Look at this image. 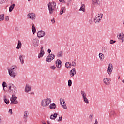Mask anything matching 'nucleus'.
I'll list each match as a JSON object with an SVG mask.
<instances>
[{"mask_svg": "<svg viewBox=\"0 0 124 124\" xmlns=\"http://www.w3.org/2000/svg\"><path fill=\"white\" fill-rule=\"evenodd\" d=\"M104 52H105V53H106V50H105V51H104Z\"/></svg>", "mask_w": 124, "mask_h": 124, "instance_id": "62", "label": "nucleus"}, {"mask_svg": "<svg viewBox=\"0 0 124 124\" xmlns=\"http://www.w3.org/2000/svg\"><path fill=\"white\" fill-rule=\"evenodd\" d=\"M109 118H114L115 117V115H116V112L114 110H111L109 111Z\"/></svg>", "mask_w": 124, "mask_h": 124, "instance_id": "18", "label": "nucleus"}, {"mask_svg": "<svg viewBox=\"0 0 124 124\" xmlns=\"http://www.w3.org/2000/svg\"><path fill=\"white\" fill-rule=\"evenodd\" d=\"M27 16L28 17H29L30 19H31V20H34V19H35V14L34 13H29Z\"/></svg>", "mask_w": 124, "mask_h": 124, "instance_id": "13", "label": "nucleus"}, {"mask_svg": "<svg viewBox=\"0 0 124 124\" xmlns=\"http://www.w3.org/2000/svg\"><path fill=\"white\" fill-rule=\"evenodd\" d=\"M62 1V3H66V2H65V1H64V0H63Z\"/></svg>", "mask_w": 124, "mask_h": 124, "instance_id": "56", "label": "nucleus"}, {"mask_svg": "<svg viewBox=\"0 0 124 124\" xmlns=\"http://www.w3.org/2000/svg\"><path fill=\"white\" fill-rule=\"evenodd\" d=\"M25 57V56L20 55L19 56V60L20 62L21 63V64H24V58Z\"/></svg>", "mask_w": 124, "mask_h": 124, "instance_id": "22", "label": "nucleus"}, {"mask_svg": "<svg viewBox=\"0 0 124 124\" xmlns=\"http://www.w3.org/2000/svg\"><path fill=\"white\" fill-rule=\"evenodd\" d=\"M99 58L100 59V60L102 61L104 60L105 56H104V54L99 53Z\"/></svg>", "mask_w": 124, "mask_h": 124, "instance_id": "21", "label": "nucleus"}, {"mask_svg": "<svg viewBox=\"0 0 124 124\" xmlns=\"http://www.w3.org/2000/svg\"><path fill=\"white\" fill-rule=\"evenodd\" d=\"M72 66H73V67H75V66H76V63L74 61L72 62Z\"/></svg>", "mask_w": 124, "mask_h": 124, "instance_id": "40", "label": "nucleus"}, {"mask_svg": "<svg viewBox=\"0 0 124 124\" xmlns=\"http://www.w3.org/2000/svg\"><path fill=\"white\" fill-rule=\"evenodd\" d=\"M56 108H57V105H56V104L54 103L50 104L49 105V108L51 110H55Z\"/></svg>", "mask_w": 124, "mask_h": 124, "instance_id": "17", "label": "nucleus"}, {"mask_svg": "<svg viewBox=\"0 0 124 124\" xmlns=\"http://www.w3.org/2000/svg\"><path fill=\"white\" fill-rule=\"evenodd\" d=\"M32 31L33 34H34L36 32V29H35V27L34 26V24H32Z\"/></svg>", "mask_w": 124, "mask_h": 124, "instance_id": "24", "label": "nucleus"}, {"mask_svg": "<svg viewBox=\"0 0 124 124\" xmlns=\"http://www.w3.org/2000/svg\"><path fill=\"white\" fill-rule=\"evenodd\" d=\"M17 98L15 94H13L12 97L10 98L11 104H17L18 101H17Z\"/></svg>", "mask_w": 124, "mask_h": 124, "instance_id": "5", "label": "nucleus"}, {"mask_svg": "<svg viewBox=\"0 0 124 124\" xmlns=\"http://www.w3.org/2000/svg\"><path fill=\"white\" fill-rule=\"evenodd\" d=\"M37 35L39 38L43 37V36L45 35V32L42 30H41L40 31L38 32Z\"/></svg>", "mask_w": 124, "mask_h": 124, "instance_id": "11", "label": "nucleus"}, {"mask_svg": "<svg viewBox=\"0 0 124 124\" xmlns=\"http://www.w3.org/2000/svg\"><path fill=\"white\" fill-rule=\"evenodd\" d=\"M69 65V62H66L65 64V67H66V68H68Z\"/></svg>", "mask_w": 124, "mask_h": 124, "instance_id": "44", "label": "nucleus"}, {"mask_svg": "<svg viewBox=\"0 0 124 124\" xmlns=\"http://www.w3.org/2000/svg\"><path fill=\"white\" fill-rule=\"evenodd\" d=\"M119 78V79H120V77L119 78Z\"/></svg>", "mask_w": 124, "mask_h": 124, "instance_id": "63", "label": "nucleus"}, {"mask_svg": "<svg viewBox=\"0 0 124 124\" xmlns=\"http://www.w3.org/2000/svg\"><path fill=\"white\" fill-rule=\"evenodd\" d=\"M63 56V52L62 51L59 52L57 54V57L58 58H61Z\"/></svg>", "mask_w": 124, "mask_h": 124, "instance_id": "23", "label": "nucleus"}, {"mask_svg": "<svg viewBox=\"0 0 124 124\" xmlns=\"http://www.w3.org/2000/svg\"><path fill=\"white\" fill-rule=\"evenodd\" d=\"M50 68L51 69H53V70H54V69H56V67L55 66H50Z\"/></svg>", "mask_w": 124, "mask_h": 124, "instance_id": "45", "label": "nucleus"}, {"mask_svg": "<svg viewBox=\"0 0 124 124\" xmlns=\"http://www.w3.org/2000/svg\"><path fill=\"white\" fill-rule=\"evenodd\" d=\"M89 23L90 24V25H92V24H93V20L92 19L89 20Z\"/></svg>", "mask_w": 124, "mask_h": 124, "instance_id": "51", "label": "nucleus"}, {"mask_svg": "<svg viewBox=\"0 0 124 124\" xmlns=\"http://www.w3.org/2000/svg\"><path fill=\"white\" fill-rule=\"evenodd\" d=\"M75 74H76V70L74 68L70 71V76L71 77H73Z\"/></svg>", "mask_w": 124, "mask_h": 124, "instance_id": "15", "label": "nucleus"}, {"mask_svg": "<svg viewBox=\"0 0 124 124\" xmlns=\"http://www.w3.org/2000/svg\"><path fill=\"white\" fill-rule=\"evenodd\" d=\"M16 70H17V66H12L10 69H8V72L10 76L13 78L16 77L17 73H16Z\"/></svg>", "mask_w": 124, "mask_h": 124, "instance_id": "1", "label": "nucleus"}, {"mask_svg": "<svg viewBox=\"0 0 124 124\" xmlns=\"http://www.w3.org/2000/svg\"><path fill=\"white\" fill-rule=\"evenodd\" d=\"M80 11H83V12H85L86 11V9L85 8V5L82 4L79 9Z\"/></svg>", "mask_w": 124, "mask_h": 124, "instance_id": "28", "label": "nucleus"}, {"mask_svg": "<svg viewBox=\"0 0 124 124\" xmlns=\"http://www.w3.org/2000/svg\"><path fill=\"white\" fill-rule=\"evenodd\" d=\"M90 117H91V118H92V117H93V115H90Z\"/></svg>", "mask_w": 124, "mask_h": 124, "instance_id": "59", "label": "nucleus"}, {"mask_svg": "<svg viewBox=\"0 0 124 124\" xmlns=\"http://www.w3.org/2000/svg\"><path fill=\"white\" fill-rule=\"evenodd\" d=\"M71 3L69 2H67V6H69V5L71 4Z\"/></svg>", "mask_w": 124, "mask_h": 124, "instance_id": "54", "label": "nucleus"}, {"mask_svg": "<svg viewBox=\"0 0 124 124\" xmlns=\"http://www.w3.org/2000/svg\"><path fill=\"white\" fill-rule=\"evenodd\" d=\"M62 116L59 117V119L58 120V122H60V121H62Z\"/></svg>", "mask_w": 124, "mask_h": 124, "instance_id": "48", "label": "nucleus"}, {"mask_svg": "<svg viewBox=\"0 0 124 124\" xmlns=\"http://www.w3.org/2000/svg\"><path fill=\"white\" fill-rule=\"evenodd\" d=\"M9 113L10 114V115H12V109H9Z\"/></svg>", "mask_w": 124, "mask_h": 124, "instance_id": "47", "label": "nucleus"}, {"mask_svg": "<svg viewBox=\"0 0 124 124\" xmlns=\"http://www.w3.org/2000/svg\"><path fill=\"white\" fill-rule=\"evenodd\" d=\"M83 98V100L85 103H89V100H88V98H87V97H84Z\"/></svg>", "mask_w": 124, "mask_h": 124, "instance_id": "36", "label": "nucleus"}, {"mask_svg": "<svg viewBox=\"0 0 124 124\" xmlns=\"http://www.w3.org/2000/svg\"><path fill=\"white\" fill-rule=\"evenodd\" d=\"M72 85V81H71V80L69 79L68 81V87H71Z\"/></svg>", "mask_w": 124, "mask_h": 124, "instance_id": "35", "label": "nucleus"}, {"mask_svg": "<svg viewBox=\"0 0 124 124\" xmlns=\"http://www.w3.org/2000/svg\"><path fill=\"white\" fill-rule=\"evenodd\" d=\"M2 87H3V89L4 91H5V88H7V84H6V82H3L2 83Z\"/></svg>", "mask_w": 124, "mask_h": 124, "instance_id": "32", "label": "nucleus"}, {"mask_svg": "<svg viewBox=\"0 0 124 124\" xmlns=\"http://www.w3.org/2000/svg\"><path fill=\"white\" fill-rule=\"evenodd\" d=\"M103 16V14H98V15H96L94 18V22L95 24H98V23H100V21L101 19H102V16Z\"/></svg>", "mask_w": 124, "mask_h": 124, "instance_id": "4", "label": "nucleus"}, {"mask_svg": "<svg viewBox=\"0 0 124 124\" xmlns=\"http://www.w3.org/2000/svg\"><path fill=\"white\" fill-rule=\"evenodd\" d=\"M116 41H114L113 40H110V44H114V43H115Z\"/></svg>", "mask_w": 124, "mask_h": 124, "instance_id": "42", "label": "nucleus"}, {"mask_svg": "<svg viewBox=\"0 0 124 124\" xmlns=\"http://www.w3.org/2000/svg\"><path fill=\"white\" fill-rule=\"evenodd\" d=\"M54 59H55V54L51 53L47 56L46 61L47 62H51Z\"/></svg>", "mask_w": 124, "mask_h": 124, "instance_id": "6", "label": "nucleus"}, {"mask_svg": "<svg viewBox=\"0 0 124 124\" xmlns=\"http://www.w3.org/2000/svg\"><path fill=\"white\" fill-rule=\"evenodd\" d=\"M98 124V122L97 121V119H96L95 120V122L93 124Z\"/></svg>", "mask_w": 124, "mask_h": 124, "instance_id": "53", "label": "nucleus"}, {"mask_svg": "<svg viewBox=\"0 0 124 124\" xmlns=\"http://www.w3.org/2000/svg\"><path fill=\"white\" fill-rule=\"evenodd\" d=\"M117 37L118 39H120L121 40H122V39L124 38V33H120L118 35H117Z\"/></svg>", "mask_w": 124, "mask_h": 124, "instance_id": "29", "label": "nucleus"}, {"mask_svg": "<svg viewBox=\"0 0 124 124\" xmlns=\"http://www.w3.org/2000/svg\"><path fill=\"white\" fill-rule=\"evenodd\" d=\"M22 47V42L21 41L18 40L17 43V47H16L17 49H20Z\"/></svg>", "mask_w": 124, "mask_h": 124, "instance_id": "27", "label": "nucleus"}, {"mask_svg": "<svg viewBox=\"0 0 124 124\" xmlns=\"http://www.w3.org/2000/svg\"><path fill=\"white\" fill-rule=\"evenodd\" d=\"M107 71L108 74L110 75L112 73V71H113V64L112 63L108 64Z\"/></svg>", "mask_w": 124, "mask_h": 124, "instance_id": "8", "label": "nucleus"}, {"mask_svg": "<svg viewBox=\"0 0 124 124\" xmlns=\"http://www.w3.org/2000/svg\"><path fill=\"white\" fill-rule=\"evenodd\" d=\"M4 20V14H1L0 15V22H1Z\"/></svg>", "mask_w": 124, "mask_h": 124, "instance_id": "31", "label": "nucleus"}, {"mask_svg": "<svg viewBox=\"0 0 124 124\" xmlns=\"http://www.w3.org/2000/svg\"><path fill=\"white\" fill-rule=\"evenodd\" d=\"M29 116V112L28 111H25L24 112V117L23 119L24 120L25 123H27L28 120V117Z\"/></svg>", "mask_w": 124, "mask_h": 124, "instance_id": "14", "label": "nucleus"}, {"mask_svg": "<svg viewBox=\"0 0 124 124\" xmlns=\"http://www.w3.org/2000/svg\"><path fill=\"white\" fill-rule=\"evenodd\" d=\"M31 86L28 84H26L25 86V92L26 93H29V92H31Z\"/></svg>", "mask_w": 124, "mask_h": 124, "instance_id": "16", "label": "nucleus"}, {"mask_svg": "<svg viewBox=\"0 0 124 124\" xmlns=\"http://www.w3.org/2000/svg\"><path fill=\"white\" fill-rule=\"evenodd\" d=\"M47 124H51V123L50 122V121H47Z\"/></svg>", "mask_w": 124, "mask_h": 124, "instance_id": "57", "label": "nucleus"}, {"mask_svg": "<svg viewBox=\"0 0 124 124\" xmlns=\"http://www.w3.org/2000/svg\"><path fill=\"white\" fill-rule=\"evenodd\" d=\"M71 66H72V64L69 63V66H68V68H71Z\"/></svg>", "mask_w": 124, "mask_h": 124, "instance_id": "49", "label": "nucleus"}, {"mask_svg": "<svg viewBox=\"0 0 124 124\" xmlns=\"http://www.w3.org/2000/svg\"><path fill=\"white\" fill-rule=\"evenodd\" d=\"M4 101L5 103H6V104H8L9 103V100L6 98L4 99Z\"/></svg>", "mask_w": 124, "mask_h": 124, "instance_id": "38", "label": "nucleus"}, {"mask_svg": "<svg viewBox=\"0 0 124 124\" xmlns=\"http://www.w3.org/2000/svg\"><path fill=\"white\" fill-rule=\"evenodd\" d=\"M47 52H48V54H50V53H51V49H48L47 50Z\"/></svg>", "mask_w": 124, "mask_h": 124, "instance_id": "52", "label": "nucleus"}, {"mask_svg": "<svg viewBox=\"0 0 124 124\" xmlns=\"http://www.w3.org/2000/svg\"><path fill=\"white\" fill-rule=\"evenodd\" d=\"M52 102V100L50 98L44 99L41 101V105L43 107H47L49 104Z\"/></svg>", "mask_w": 124, "mask_h": 124, "instance_id": "2", "label": "nucleus"}, {"mask_svg": "<svg viewBox=\"0 0 124 124\" xmlns=\"http://www.w3.org/2000/svg\"><path fill=\"white\" fill-rule=\"evenodd\" d=\"M28 1H31V0H28Z\"/></svg>", "mask_w": 124, "mask_h": 124, "instance_id": "61", "label": "nucleus"}, {"mask_svg": "<svg viewBox=\"0 0 124 124\" xmlns=\"http://www.w3.org/2000/svg\"><path fill=\"white\" fill-rule=\"evenodd\" d=\"M43 56H44V53H42V52H40L38 56V59H40V58L43 57Z\"/></svg>", "mask_w": 124, "mask_h": 124, "instance_id": "33", "label": "nucleus"}, {"mask_svg": "<svg viewBox=\"0 0 124 124\" xmlns=\"http://www.w3.org/2000/svg\"><path fill=\"white\" fill-rule=\"evenodd\" d=\"M58 117V113H54V114H51L50 116V119L51 120H55L56 118Z\"/></svg>", "mask_w": 124, "mask_h": 124, "instance_id": "19", "label": "nucleus"}, {"mask_svg": "<svg viewBox=\"0 0 124 124\" xmlns=\"http://www.w3.org/2000/svg\"><path fill=\"white\" fill-rule=\"evenodd\" d=\"M80 93L82 96V98L87 97V94H86V92L84 91H81Z\"/></svg>", "mask_w": 124, "mask_h": 124, "instance_id": "25", "label": "nucleus"}, {"mask_svg": "<svg viewBox=\"0 0 124 124\" xmlns=\"http://www.w3.org/2000/svg\"><path fill=\"white\" fill-rule=\"evenodd\" d=\"M33 46L34 47H36L38 46L39 44V40L37 38H34L32 40Z\"/></svg>", "mask_w": 124, "mask_h": 124, "instance_id": "9", "label": "nucleus"}, {"mask_svg": "<svg viewBox=\"0 0 124 124\" xmlns=\"http://www.w3.org/2000/svg\"><path fill=\"white\" fill-rule=\"evenodd\" d=\"M5 20L6 21V22H7V21H9V17L8 16H5Z\"/></svg>", "mask_w": 124, "mask_h": 124, "instance_id": "43", "label": "nucleus"}, {"mask_svg": "<svg viewBox=\"0 0 124 124\" xmlns=\"http://www.w3.org/2000/svg\"><path fill=\"white\" fill-rule=\"evenodd\" d=\"M65 10H66V8L65 7H63L61 8L60 10V12L59 13L60 15H62V14H63L64 12H65Z\"/></svg>", "mask_w": 124, "mask_h": 124, "instance_id": "20", "label": "nucleus"}, {"mask_svg": "<svg viewBox=\"0 0 124 124\" xmlns=\"http://www.w3.org/2000/svg\"><path fill=\"white\" fill-rule=\"evenodd\" d=\"M14 7H15V4H13V5H11L9 8V12H11L12 10L14 9Z\"/></svg>", "mask_w": 124, "mask_h": 124, "instance_id": "26", "label": "nucleus"}, {"mask_svg": "<svg viewBox=\"0 0 124 124\" xmlns=\"http://www.w3.org/2000/svg\"><path fill=\"white\" fill-rule=\"evenodd\" d=\"M103 83L105 84V85L109 86V85H110V84L111 83V78H104Z\"/></svg>", "mask_w": 124, "mask_h": 124, "instance_id": "10", "label": "nucleus"}, {"mask_svg": "<svg viewBox=\"0 0 124 124\" xmlns=\"http://www.w3.org/2000/svg\"><path fill=\"white\" fill-rule=\"evenodd\" d=\"M5 2H7V0H0V4L5 3Z\"/></svg>", "mask_w": 124, "mask_h": 124, "instance_id": "37", "label": "nucleus"}, {"mask_svg": "<svg viewBox=\"0 0 124 124\" xmlns=\"http://www.w3.org/2000/svg\"><path fill=\"white\" fill-rule=\"evenodd\" d=\"M63 0H59V1H60V2H62Z\"/></svg>", "mask_w": 124, "mask_h": 124, "instance_id": "58", "label": "nucleus"}, {"mask_svg": "<svg viewBox=\"0 0 124 124\" xmlns=\"http://www.w3.org/2000/svg\"><path fill=\"white\" fill-rule=\"evenodd\" d=\"M60 101L62 107L64 109H67V107L66 106V104L65 103V101H64V99L60 98Z\"/></svg>", "mask_w": 124, "mask_h": 124, "instance_id": "7", "label": "nucleus"}, {"mask_svg": "<svg viewBox=\"0 0 124 124\" xmlns=\"http://www.w3.org/2000/svg\"><path fill=\"white\" fill-rule=\"evenodd\" d=\"M12 93H14V94H16L17 93V90L14 88L13 90V92H12Z\"/></svg>", "mask_w": 124, "mask_h": 124, "instance_id": "41", "label": "nucleus"}, {"mask_svg": "<svg viewBox=\"0 0 124 124\" xmlns=\"http://www.w3.org/2000/svg\"><path fill=\"white\" fill-rule=\"evenodd\" d=\"M14 87H12L11 86H10L8 87V91L9 93H13V91H14Z\"/></svg>", "mask_w": 124, "mask_h": 124, "instance_id": "30", "label": "nucleus"}, {"mask_svg": "<svg viewBox=\"0 0 124 124\" xmlns=\"http://www.w3.org/2000/svg\"><path fill=\"white\" fill-rule=\"evenodd\" d=\"M121 42H122V43H123V42H124V40H122V41Z\"/></svg>", "mask_w": 124, "mask_h": 124, "instance_id": "60", "label": "nucleus"}, {"mask_svg": "<svg viewBox=\"0 0 124 124\" xmlns=\"http://www.w3.org/2000/svg\"><path fill=\"white\" fill-rule=\"evenodd\" d=\"M49 13L50 14H53L54 13V8H56V2H50L48 4Z\"/></svg>", "mask_w": 124, "mask_h": 124, "instance_id": "3", "label": "nucleus"}, {"mask_svg": "<svg viewBox=\"0 0 124 124\" xmlns=\"http://www.w3.org/2000/svg\"><path fill=\"white\" fill-rule=\"evenodd\" d=\"M93 4H97L98 3V0H92Z\"/></svg>", "mask_w": 124, "mask_h": 124, "instance_id": "34", "label": "nucleus"}, {"mask_svg": "<svg viewBox=\"0 0 124 124\" xmlns=\"http://www.w3.org/2000/svg\"><path fill=\"white\" fill-rule=\"evenodd\" d=\"M55 62L57 68H61L62 67V61L60 59H57Z\"/></svg>", "mask_w": 124, "mask_h": 124, "instance_id": "12", "label": "nucleus"}, {"mask_svg": "<svg viewBox=\"0 0 124 124\" xmlns=\"http://www.w3.org/2000/svg\"><path fill=\"white\" fill-rule=\"evenodd\" d=\"M71 1H72V0H68L67 1L68 2H70V3H71Z\"/></svg>", "mask_w": 124, "mask_h": 124, "instance_id": "55", "label": "nucleus"}, {"mask_svg": "<svg viewBox=\"0 0 124 124\" xmlns=\"http://www.w3.org/2000/svg\"><path fill=\"white\" fill-rule=\"evenodd\" d=\"M40 53H42L43 54H45V52H44V50H43V46H42L41 47V50Z\"/></svg>", "mask_w": 124, "mask_h": 124, "instance_id": "39", "label": "nucleus"}, {"mask_svg": "<svg viewBox=\"0 0 124 124\" xmlns=\"http://www.w3.org/2000/svg\"><path fill=\"white\" fill-rule=\"evenodd\" d=\"M51 22H52V24H55V23L56 22V21H55V18H53L51 20Z\"/></svg>", "mask_w": 124, "mask_h": 124, "instance_id": "46", "label": "nucleus"}, {"mask_svg": "<svg viewBox=\"0 0 124 124\" xmlns=\"http://www.w3.org/2000/svg\"><path fill=\"white\" fill-rule=\"evenodd\" d=\"M15 30H16V31H19V28L18 27H15Z\"/></svg>", "mask_w": 124, "mask_h": 124, "instance_id": "50", "label": "nucleus"}]
</instances>
